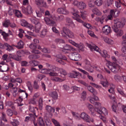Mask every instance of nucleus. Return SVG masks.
<instances>
[{
	"mask_svg": "<svg viewBox=\"0 0 126 126\" xmlns=\"http://www.w3.org/2000/svg\"><path fill=\"white\" fill-rule=\"evenodd\" d=\"M73 11L75 13H72V14L73 15V16L72 17L73 18L79 22L82 23L83 25L86 28L88 29L90 28L91 27L90 24L84 23L83 21L80 19V16L78 14L79 12L75 9H73Z\"/></svg>",
	"mask_w": 126,
	"mask_h": 126,
	"instance_id": "nucleus-1",
	"label": "nucleus"
},
{
	"mask_svg": "<svg viewBox=\"0 0 126 126\" xmlns=\"http://www.w3.org/2000/svg\"><path fill=\"white\" fill-rule=\"evenodd\" d=\"M125 24V22L123 20H121L119 19L116 18L114 20V24L112 26L113 29L116 31L115 29H119L122 28Z\"/></svg>",
	"mask_w": 126,
	"mask_h": 126,
	"instance_id": "nucleus-2",
	"label": "nucleus"
},
{
	"mask_svg": "<svg viewBox=\"0 0 126 126\" xmlns=\"http://www.w3.org/2000/svg\"><path fill=\"white\" fill-rule=\"evenodd\" d=\"M108 64V68L114 73H116L119 71V66L116 63L109 62Z\"/></svg>",
	"mask_w": 126,
	"mask_h": 126,
	"instance_id": "nucleus-3",
	"label": "nucleus"
},
{
	"mask_svg": "<svg viewBox=\"0 0 126 126\" xmlns=\"http://www.w3.org/2000/svg\"><path fill=\"white\" fill-rule=\"evenodd\" d=\"M53 17L52 15L49 16V17H46L44 18V20L46 24L47 25L53 26L55 25V22L52 20Z\"/></svg>",
	"mask_w": 126,
	"mask_h": 126,
	"instance_id": "nucleus-4",
	"label": "nucleus"
},
{
	"mask_svg": "<svg viewBox=\"0 0 126 126\" xmlns=\"http://www.w3.org/2000/svg\"><path fill=\"white\" fill-rule=\"evenodd\" d=\"M69 57L71 59L75 61H78L81 59L80 55L76 52L72 53L70 55Z\"/></svg>",
	"mask_w": 126,
	"mask_h": 126,
	"instance_id": "nucleus-5",
	"label": "nucleus"
},
{
	"mask_svg": "<svg viewBox=\"0 0 126 126\" xmlns=\"http://www.w3.org/2000/svg\"><path fill=\"white\" fill-rule=\"evenodd\" d=\"M80 118L87 122L90 123V116L85 112H82L80 114Z\"/></svg>",
	"mask_w": 126,
	"mask_h": 126,
	"instance_id": "nucleus-6",
	"label": "nucleus"
},
{
	"mask_svg": "<svg viewBox=\"0 0 126 126\" xmlns=\"http://www.w3.org/2000/svg\"><path fill=\"white\" fill-rule=\"evenodd\" d=\"M110 29L111 28L110 26L105 25L102 28V32L105 34L108 35L110 32Z\"/></svg>",
	"mask_w": 126,
	"mask_h": 126,
	"instance_id": "nucleus-7",
	"label": "nucleus"
},
{
	"mask_svg": "<svg viewBox=\"0 0 126 126\" xmlns=\"http://www.w3.org/2000/svg\"><path fill=\"white\" fill-rule=\"evenodd\" d=\"M69 30L67 28L64 27L63 28V29L61 32L62 36L64 37L67 38V35L69 32Z\"/></svg>",
	"mask_w": 126,
	"mask_h": 126,
	"instance_id": "nucleus-8",
	"label": "nucleus"
},
{
	"mask_svg": "<svg viewBox=\"0 0 126 126\" xmlns=\"http://www.w3.org/2000/svg\"><path fill=\"white\" fill-rule=\"evenodd\" d=\"M83 68L85 70L90 73H93L94 71L93 69H96L97 68L96 66H94L92 68L91 65H84L83 66Z\"/></svg>",
	"mask_w": 126,
	"mask_h": 126,
	"instance_id": "nucleus-9",
	"label": "nucleus"
},
{
	"mask_svg": "<svg viewBox=\"0 0 126 126\" xmlns=\"http://www.w3.org/2000/svg\"><path fill=\"white\" fill-rule=\"evenodd\" d=\"M66 25L71 26L72 28L75 27V25L72 20L69 18L67 17L65 19Z\"/></svg>",
	"mask_w": 126,
	"mask_h": 126,
	"instance_id": "nucleus-10",
	"label": "nucleus"
},
{
	"mask_svg": "<svg viewBox=\"0 0 126 126\" xmlns=\"http://www.w3.org/2000/svg\"><path fill=\"white\" fill-rule=\"evenodd\" d=\"M90 101L92 103L94 104L95 106L96 109L97 108L101 106L100 103L98 102L95 101L94 99L92 97H90Z\"/></svg>",
	"mask_w": 126,
	"mask_h": 126,
	"instance_id": "nucleus-11",
	"label": "nucleus"
},
{
	"mask_svg": "<svg viewBox=\"0 0 126 126\" xmlns=\"http://www.w3.org/2000/svg\"><path fill=\"white\" fill-rule=\"evenodd\" d=\"M78 76H81V74L78 72L74 71L69 73V76L72 78H76Z\"/></svg>",
	"mask_w": 126,
	"mask_h": 126,
	"instance_id": "nucleus-12",
	"label": "nucleus"
},
{
	"mask_svg": "<svg viewBox=\"0 0 126 126\" xmlns=\"http://www.w3.org/2000/svg\"><path fill=\"white\" fill-rule=\"evenodd\" d=\"M102 38L104 41L106 43L112 45L114 44L113 40L107 37H102Z\"/></svg>",
	"mask_w": 126,
	"mask_h": 126,
	"instance_id": "nucleus-13",
	"label": "nucleus"
},
{
	"mask_svg": "<svg viewBox=\"0 0 126 126\" xmlns=\"http://www.w3.org/2000/svg\"><path fill=\"white\" fill-rule=\"evenodd\" d=\"M87 46L92 51L94 49V50L96 51L97 52H98L100 53L101 52H100V50L97 46H96L95 45H92L90 44H87Z\"/></svg>",
	"mask_w": 126,
	"mask_h": 126,
	"instance_id": "nucleus-14",
	"label": "nucleus"
},
{
	"mask_svg": "<svg viewBox=\"0 0 126 126\" xmlns=\"http://www.w3.org/2000/svg\"><path fill=\"white\" fill-rule=\"evenodd\" d=\"M86 86L87 87V89L88 90L93 93L94 95H95L97 94L96 91L90 85H87Z\"/></svg>",
	"mask_w": 126,
	"mask_h": 126,
	"instance_id": "nucleus-15",
	"label": "nucleus"
},
{
	"mask_svg": "<svg viewBox=\"0 0 126 126\" xmlns=\"http://www.w3.org/2000/svg\"><path fill=\"white\" fill-rule=\"evenodd\" d=\"M57 12L60 14H68L69 12L65 8H59L57 10Z\"/></svg>",
	"mask_w": 126,
	"mask_h": 126,
	"instance_id": "nucleus-16",
	"label": "nucleus"
},
{
	"mask_svg": "<svg viewBox=\"0 0 126 126\" xmlns=\"http://www.w3.org/2000/svg\"><path fill=\"white\" fill-rule=\"evenodd\" d=\"M86 5L85 3L83 1L79 2L78 7L80 9H83L86 7Z\"/></svg>",
	"mask_w": 126,
	"mask_h": 126,
	"instance_id": "nucleus-17",
	"label": "nucleus"
},
{
	"mask_svg": "<svg viewBox=\"0 0 126 126\" xmlns=\"http://www.w3.org/2000/svg\"><path fill=\"white\" fill-rule=\"evenodd\" d=\"M41 24L39 22L35 25V31L36 32H38L41 29Z\"/></svg>",
	"mask_w": 126,
	"mask_h": 126,
	"instance_id": "nucleus-18",
	"label": "nucleus"
},
{
	"mask_svg": "<svg viewBox=\"0 0 126 126\" xmlns=\"http://www.w3.org/2000/svg\"><path fill=\"white\" fill-rule=\"evenodd\" d=\"M46 109L49 113H54L55 112L54 108L49 105H47L46 106Z\"/></svg>",
	"mask_w": 126,
	"mask_h": 126,
	"instance_id": "nucleus-19",
	"label": "nucleus"
},
{
	"mask_svg": "<svg viewBox=\"0 0 126 126\" xmlns=\"http://www.w3.org/2000/svg\"><path fill=\"white\" fill-rule=\"evenodd\" d=\"M113 2V0H107L106 2L104 7V8L110 6Z\"/></svg>",
	"mask_w": 126,
	"mask_h": 126,
	"instance_id": "nucleus-20",
	"label": "nucleus"
},
{
	"mask_svg": "<svg viewBox=\"0 0 126 126\" xmlns=\"http://www.w3.org/2000/svg\"><path fill=\"white\" fill-rule=\"evenodd\" d=\"M37 124L39 126H45L44 121L43 118L41 117H40L37 120Z\"/></svg>",
	"mask_w": 126,
	"mask_h": 126,
	"instance_id": "nucleus-21",
	"label": "nucleus"
},
{
	"mask_svg": "<svg viewBox=\"0 0 126 126\" xmlns=\"http://www.w3.org/2000/svg\"><path fill=\"white\" fill-rule=\"evenodd\" d=\"M10 90L13 94V96L16 97L17 94V88L16 87H13L11 88Z\"/></svg>",
	"mask_w": 126,
	"mask_h": 126,
	"instance_id": "nucleus-22",
	"label": "nucleus"
},
{
	"mask_svg": "<svg viewBox=\"0 0 126 126\" xmlns=\"http://www.w3.org/2000/svg\"><path fill=\"white\" fill-rule=\"evenodd\" d=\"M43 100L42 97L40 98L38 102L39 107V109L41 110L43 109Z\"/></svg>",
	"mask_w": 126,
	"mask_h": 126,
	"instance_id": "nucleus-23",
	"label": "nucleus"
},
{
	"mask_svg": "<svg viewBox=\"0 0 126 126\" xmlns=\"http://www.w3.org/2000/svg\"><path fill=\"white\" fill-rule=\"evenodd\" d=\"M50 95L54 99H57L58 97V95L56 91H54L51 92L50 94Z\"/></svg>",
	"mask_w": 126,
	"mask_h": 126,
	"instance_id": "nucleus-24",
	"label": "nucleus"
},
{
	"mask_svg": "<svg viewBox=\"0 0 126 126\" xmlns=\"http://www.w3.org/2000/svg\"><path fill=\"white\" fill-rule=\"evenodd\" d=\"M24 43L21 40H20L17 43V45L15 46L16 47L19 49L23 47Z\"/></svg>",
	"mask_w": 126,
	"mask_h": 126,
	"instance_id": "nucleus-25",
	"label": "nucleus"
},
{
	"mask_svg": "<svg viewBox=\"0 0 126 126\" xmlns=\"http://www.w3.org/2000/svg\"><path fill=\"white\" fill-rule=\"evenodd\" d=\"M116 31L113 29L114 31L117 33V35L118 36H121L122 35L123 33V31L121 29H115Z\"/></svg>",
	"mask_w": 126,
	"mask_h": 126,
	"instance_id": "nucleus-26",
	"label": "nucleus"
},
{
	"mask_svg": "<svg viewBox=\"0 0 126 126\" xmlns=\"http://www.w3.org/2000/svg\"><path fill=\"white\" fill-rule=\"evenodd\" d=\"M29 115L30 119L32 121L34 124V123H35L34 121L35 120V118L37 117V116L35 115V113H33V114H30Z\"/></svg>",
	"mask_w": 126,
	"mask_h": 126,
	"instance_id": "nucleus-27",
	"label": "nucleus"
},
{
	"mask_svg": "<svg viewBox=\"0 0 126 126\" xmlns=\"http://www.w3.org/2000/svg\"><path fill=\"white\" fill-rule=\"evenodd\" d=\"M93 12L97 15L100 16L101 15L102 13L97 8H95L92 10Z\"/></svg>",
	"mask_w": 126,
	"mask_h": 126,
	"instance_id": "nucleus-28",
	"label": "nucleus"
},
{
	"mask_svg": "<svg viewBox=\"0 0 126 126\" xmlns=\"http://www.w3.org/2000/svg\"><path fill=\"white\" fill-rule=\"evenodd\" d=\"M2 70H1V72H3L8 71L9 69V67L8 65L5 64L2 66Z\"/></svg>",
	"mask_w": 126,
	"mask_h": 126,
	"instance_id": "nucleus-29",
	"label": "nucleus"
},
{
	"mask_svg": "<svg viewBox=\"0 0 126 126\" xmlns=\"http://www.w3.org/2000/svg\"><path fill=\"white\" fill-rule=\"evenodd\" d=\"M114 14V10H110V15L108 16L107 18L109 20H111L113 18V16Z\"/></svg>",
	"mask_w": 126,
	"mask_h": 126,
	"instance_id": "nucleus-30",
	"label": "nucleus"
},
{
	"mask_svg": "<svg viewBox=\"0 0 126 126\" xmlns=\"http://www.w3.org/2000/svg\"><path fill=\"white\" fill-rule=\"evenodd\" d=\"M56 20L58 21H63L64 18V17L63 16L60 15L55 17Z\"/></svg>",
	"mask_w": 126,
	"mask_h": 126,
	"instance_id": "nucleus-31",
	"label": "nucleus"
},
{
	"mask_svg": "<svg viewBox=\"0 0 126 126\" xmlns=\"http://www.w3.org/2000/svg\"><path fill=\"white\" fill-rule=\"evenodd\" d=\"M8 56L7 54H4L2 56V59L4 61L6 60V62H8L10 61V58H11L10 56L8 57Z\"/></svg>",
	"mask_w": 126,
	"mask_h": 126,
	"instance_id": "nucleus-32",
	"label": "nucleus"
},
{
	"mask_svg": "<svg viewBox=\"0 0 126 126\" xmlns=\"http://www.w3.org/2000/svg\"><path fill=\"white\" fill-rule=\"evenodd\" d=\"M107 52L106 50H103L102 52H101L100 53V54H101L102 56L104 58H106V57H109V56L107 54Z\"/></svg>",
	"mask_w": 126,
	"mask_h": 126,
	"instance_id": "nucleus-33",
	"label": "nucleus"
},
{
	"mask_svg": "<svg viewBox=\"0 0 126 126\" xmlns=\"http://www.w3.org/2000/svg\"><path fill=\"white\" fill-rule=\"evenodd\" d=\"M29 23L25 20L22 19L21 20V25L24 27L28 26Z\"/></svg>",
	"mask_w": 126,
	"mask_h": 126,
	"instance_id": "nucleus-34",
	"label": "nucleus"
},
{
	"mask_svg": "<svg viewBox=\"0 0 126 126\" xmlns=\"http://www.w3.org/2000/svg\"><path fill=\"white\" fill-rule=\"evenodd\" d=\"M11 123L13 126H18L19 124V121L16 119H13V121L11 122Z\"/></svg>",
	"mask_w": 126,
	"mask_h": 126,
	"instance_id": "nucleus-35",
	"label": "nucleus"
},
{
	"mask_svg": "<svg viewBox=\"0 0 126 126\" xmlns=\"http://www.w3.org/2000/svg\"><path fill=\"white\" fill-rule=\"evenodd\" d=\"M1 35L3 36L4 39L6 41L8 40V36H9V34L5 33L4 32H2Z\"/></svg>",
	"mask_w": 126,
	"mask_h": 126,
	"instance_id": "nucleus-36",
	"label": "nucleus"
},
{
	"mask_svg": "<svg viewBox=\"0 0 126 126\" xmlns=\"http://www.w3.org/2000/svg\"><path fill=\"white\" fill-rule=\"evenodd\" d=\"M102 0H96L94 2L95 5L98 6H101L103 3Z\"/></svg>",
	"mask_w": 126,
	"mask_h": 126,
	"instance_id": "nucleus-37",
	"label": "nucleus"
},
{
	"mask_svg": "<svg viewBox=\"0 0 126 126\" xmlns=\"http://www.w3.org/2000/svg\"><path fill=\"white\" fill-rule=\"evenodd\" d=\"M15 14L16 16L18 17H22V15L20 12L19 10H15Z\"/></svg>",
	"mask_w": 126,
	"mask_h": 126,
	"instance_id": "nucleus-38",
	"label": "nucleus"
},
{
	"mask_svg": "<svg viewBox=\"0 0 126 126\" xmlns=\"http://www.w3.org/2000/svg\"><path fill=\"white\" fill-rule=\"evenodd\" d=\"M47 31L46 29H44L41 31L40 36L42 37H44L47 34Z\"/></svg>",
	"mask_w": 126,
	"mask_h": 126,
	"instance_id": "nucleus-39",
	"label": "nucleus"
},
{
	"mask_svg": "<svg viewBox=\"0 0 126 126\" xmlns=\"http://www.w3.org/2000/svg\"><path fill=\"white\" fill-rule=\"evenodd\" d=\"M29 63L31 64V65L33 66H37L39 63L38 62L35 61H30Z\"/></svg>",
	"mask_w": 126,
	"mask_h": 126,
	"instance_id": "nucleus-40",
	"label": "nucleus"
},
{
	"mask_svg": "<svg viewBox=\"0 0 126 126\" xmlns=\"http://www.w3.org/2000/svg\"><path fill=\"white\" fill-rule=\"evenodd\" d=\"M122 77H123L122 76L121 77L118 75H116L114 76V78L116 81L118 82L121 80Z\"/></svg>",
	"mask_w": 126,
	"mask_h": 126,
	"instance_id": "nucleus-41",
	"label": "nucleus"
},
{
	"mask_svg": "<svg viewBox=\"0 0 126 126\" xmlns=\"http://www.w3.org/2000/svg\"><path fill=\"white\" fill-rule=\"evenodd\" d=\"M51 80L54 81L56 82H62L63 80L60 78L57 77H54L51 79Z\"/></svg>",
	"mask_w": 126,
	"mask_h": 126,
	"instance_id": "nucleus-42",
	"label": "nucleus"
},
{
	"mask_svg": "<svg viewBox=\"0 0 126 126\" xmlns=\"http://www.w3.org/2000/svg\"><path fill=\"white\" fill-rule=\"evenodd\" d=\"M72 114L73 116L77 119H80V114L74 112H72Z\"/></svg>",
	"mask_w": 126,
	"mask_h": 126,
	"instance_id": "nucleus-43",
	"label": "nucleus"
},
{
	"mask_svg": "<svg viewBox=\"0 0 126 126\" xmlns=\"http://www.w3.org/2000/svg\"><path fill=\"white\" fill-rule=\"evenodd\" d=\"M10 22L9 20H5L4 22L3 23V26L6 27H8V26L10 25Z\"/></svg>",
	"mask_w": 126,
	"mask_h": 126,
	"instance_id": "nucleus-44",
	"label": "nucleus"
},
{
	"mask_svg": "<svg viewBox=\"0 0 126 126\" xmlns=\"http://www.w3.org/2000/svg\"><path fill=\"white\" fill-rule=\"evenodd\" d=\"M50 69H49V71H52L53 72L55 71L58 70V68L56 67L54 65H51L50 66Z\"/></svg>",
	"mask_w": 126,
	"mask_h": 126,
	"instance_id": "nucleus-45",
	"label": "nucleus"
},
{
	"mask_svg": "<svg viewBox=\"0 0 126 126\" xmlns=\"http://www.w3.org/2000/svg\"><path fill=\"white\" fill-rule=\"evenodd\" d=\"M27 84L29 90L31 92H32V87L31 82L30 81H28Z\"/></svg>",
	"mask_w": 126,
	"mask_h": 126,
	"instance_id": "nucleus-46",
	"label": "nucleus"
},
{
	"mask_svg": "<svg viewBox=\"0 0 126 126\" xmlns=\"http://www.w3.org/2000/svg\"><path fill=\"white\" fill-rule=\"evenodd\" d=\"M6 114L9 116H11L13 114L12 110L10 109H8L6 110Z\"/></svg>",
	"mask_w": 126,
	"mask_h": 126,
	"instance_id": "nucleus-47",
	"label": "nucleus"
},
{
	"mask_svg": "<svg viewBox=\"0 0 126 126\" xmlns=\"http://www.w3.org/2000/svg\"><path fill=\"white\" fill-rule=\"evenodd\" d=\"M35 109L37 110H38V109L36 107H34L33 106H29V110L32 112L33 113H35Z\"/></svg>",
	"mask_w": 126,
	"mask_h": 126,
	"instance_id": "nucleus-48",
	"label": "nucleus"
},
{
	"mask_svg": "<svg viewBox=\"0 0 126 126\" xmlns=\"http://www.w3.org/2000/svg\"><path fill=\"white\" fill-rule=\"evenodd\" d=\"M40 71L43 73L47 74H49V69L45 68L40 70Z\"/></svg>",
	"mask_w": 126,
	"mask_h": 126,
	"instance_id": "nucleus-49",
	"label": "nucleus"
},
{
	"mask_svg": "<svg viewBox=\"0 0 126 126\" xmlns=\"http://www.w3.org/2000/svg\"><path fill=\"white\" fill-rule=\"evenodd\" d=\"M74 37V34L71 31L69 30L67 35V38H73Z\"/></svg>",
	"mask_w": 126,
	"mask_h": 126,
	"instance_id": "nucleus-50",
	"label": "nucleus"
},
{
	"mask_svg": "<svg viewBox=\"0 0 126 126\" xmlns=\"http://www.w3.org/2000/svg\"><path fill=\"white\" fill-rule=\"evenodd\" d=\"M100 83L104 87H107L108 85V83L106 80L104 81H101L100 82Z\"/></svg>",
	"mask_w": 126,
	"mask_h": 126,
	"instance_id": "nucleus-51",
	"label": "nucleus"
},
{
	"mask_svg": "<svg viewBox=\"0 0 126 126\" xmlns=\"http://www.w3.org/2000/svg\"><path fill=\"white\" fill-rule=\"evenodd\" d=\"M58 70L59 71L60 73L61 74H63L64 75H65L67 74L66 71L63 69H58Z\"/></svg>",
	"mask_w": 126,
	"mask_h": 126,
	"instance_id": "nucleus-52",
	"label": "nucleus"
},
{
	"mask_svg": "<svg viewBox=\"0 0 126 126\" xmlns=\"http://www.w3.org/2000/svg\"><path fill=\"white\" fill-rule=\"evenodd\" d=\"M63 48L69 51L71 50H73V48L72 47L67 45H66Z\"/></svg>",
	"mask_w": 126,
	"mask_h": 126,
	"instance_id": "nucleus-53",
	"label": "nucleus"
},
{
	"mask_svg": "<svg viewBox=\"0 0 126 126\" xmlns=\"http://www.w3.org/2000/svg\"><path fill=\"white\" fill-rule=\"evenodd\" d=\"M29 14L32 13V9L30 5H28L26 8Z\"/></svg>",
	"mask_w": 126,
	"mask_h": 126,
	"instance_id": "nucleus-54",
	"label": "nucleus"
},
{
	"mask_svg": "<svg viewBox=\"0 0 126 126\" xmlns=\"http://www.w3.org/2000/svg\"><path fill=\"white\" fill-rule=\"evenodd\" d=\"M36 101L35 99L32 98L29 100V104H36Z\"/></svg>",
	"mask_w": 126,
	"mask_h": 126,
	"instance_id": "nucleus-55",
	"label": "nucleus"
},
{
	"mask_svg": "<svg viewBox=\"0 0 126 126\" xmlns=\"http://www.w3.org/2000/svg\"><path fill=\"white\" fill-rule=\"evenodd\" d=\"M102 114L103 113L105 115H107L108 114V111L105 108L102 107L101 108Z\"/></svg>",
	"mask_w": 126,
	"mask_h": 126,
	"instance_id": "nucleus-56",
	"label": "nucleus"
},
{
	"mask_svg": "<svg viewBox=\"0 0 126 126\" xmlns=\"http://www.w3.org/2000/svg\"><path fill=\"white\" fill-rule=\"evenodd\" d=\"M90 84L92 85L93 87L96 88L98 89H101L102 87L101 86L97 85L95 83L92 82H90Z\"/></svg>",
	"mask_w": 126,
	"mask_h": 126,
	"instance_id": "nucleus-57",
	"label": "nucleus"
},
{
	"mask_svg": "<svg viewBox=\"0 0 126 126\" xmlns=\"http://www.w3.org/2000/svg\"><path fill=\"white\" fill-rule=\"evenodd\" d=\"M55 41L56 43H64L63 40L59 38L56 39L55 40Z\"/></svg>",
	"mask_w": 126,
	"mask_h": 126,
	"instance_id": "nucleus-58",
	"label": "nucleus"
},
{
	"mask_svg": "<svg viewBox=\"0 0 126 126\" xmlns=\"http://www.w3.org/2000/svg\"><path fill=\"white\" fill-rule=\"evenodd\" d=\"M33 87L34 89H38L39 88V86L37 82L35 81L34 82Z\"/></svg>",
	"mask_w": 126,
	"mask_h": 126,
	"instance_id": "nucleus-59",
	"label": "nucleus"
},
{
	"mask_svg": "<svg viewBox=\"0 0 126 126\" xmlns=\"http://www.w3.org/2000/svg\"><path fill=\"white\" fill-rule=\"evenodd\" d=\"M29 47L31 49H33V50L36 48V45L35 44L33 43H32L30 45Z\"/></svg>",
	"mask_w": 126,
	"mask_h": 126,
	"instance_id": "nucleus-60",
	"label": "nucleus"
},
{
	"mask_svg": "<svg viewBox=\"0 0 126 126\" xmlns=\"http://www.w3.org/2000/svg\"><path fill=\"white\" fill-rule=\"evenodd\" d=\"M30 20L31 22L35 25L39 22L36 20V18L34 17L31 18H30Z\"/></svg>",
	"mask_w": 126,
	"mask_h": 126,
	"instance_id": "nucleus-61",
	"label": "nucleus"
},
{
	"mask_svg": "<svg viewBox=\"0 0 126 126\" xmlns=\"http://www.w3.org/2000/svg\"><path fill=\"white\" fill-rule=\"evenodd\" d=\"M43 0H35V2L36 4L38 6H39L42 4V3L43 2Z\"/></svg>",
	"mask_w": 126,
	"mask_h": 126,
	"instance_id": "nucleus-62",
	"label": "nucleus"
},
{
	"mask_svg": "<svg viewBox=\"0 0 126 126\" xmlns=\"http://www.w3.org/2000/svg\"><path fill=\"white\" fill-rule=\"evenodd\" d=\"M49 74L50 76H58V74L55 72H51L49 73Z\"/></svg>",
	"mask_w": 126,
	"mask_h": 126,
	"instance_id": "nucleus-63",
	"label": "nucleus"
},
{
	"mask_svg": "<svg viewBox=\"0 0 126 126\" xmlns=\"http://www.w3.org/2000/svg\"><path fill=\"white\" fill-rule=\"evenodd\" d=\"M45 122L47 126H51V122L49 119H46L45 120Z\"/></svg>",
	"mask_w": 126,
	"mask_h": 126,
	"instance_id": "nucleus-64",
	"label": "nucleus"
}]
</instances>
